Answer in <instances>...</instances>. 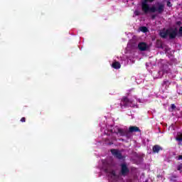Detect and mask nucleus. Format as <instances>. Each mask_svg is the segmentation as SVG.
<instances>
[{"instance_id":"f257e3e1","label":"nucleus","mask_w":182,"mask_h":182,"mask_svg":"<svg viewBox=\"0 0 182 182\" xmlns=\"http://www.w3.org/2000/svg\"><path fill=\"white\" fill-rule=\"evenodd\" d=\"M156 0H144L141 2V9L144 14H149V12H151L152 14H154L155 12H157L159 14H161L164 12V8L165 6L162 3H158L157 7L155 6H152L150 7L149 4L147 2H154Z\"/></svg>"},{"instance_id":"f03ea898","label":"nucleus","mask_w":182,"mask_h":182,"mask_svg":"<svg viewBox=\"0 0 182 182\" xmlns=\"http://www.w3.org/2000/svg\"><path fill=\"white\" fill-rule=\"evenodd\" d=\"M120 167V176H122V177H126V176H128L129 173H130V169L129 168V166H127V164L124 163L121 164Z\"/></svg>"},{"instance_id":"7ed1b4c3","label":"nucleus","mask_w":182,"mask_h":182,"mask_svg":"<svg viewBox=\"0 0 182 182\" xmlns=\"http://www.w3.org/2000/svg\"><path fill=\"white\" fill-rule=\"evenodd\" d=\"M167 32H168V36L169 39H174L175 38H177L178 36V30H177V28H167Z\"/></svg>"},{"instance_id":"20e7f679","label":"nucleus","mask_w":182,"mask_h":182,"mask_svg":"<svg viewBox=\"0 0 182 182\" xmlns=\"http://www.w3.org/2000/svg\"><path fill=\"white\" fill-rule=\"evenodd\" d=\"M122 102L124 103V107H130L131 105L133 103V100L129 99L127 97H123L122 99Z\"/></svg>"},{"instance_id":"39448f33","label":"nucleus","mask_w":182,"mask_h":182,"mask_svg":"<svg viewBox=\"0 0 182 182\" xmlns=\"http://www.w3.org/2000/svg\"><path fill=\"white\" fill-rule=\"evenodd\" d=\"M111 153L114 157L118 159V160H123L124 157H123V155H122V153L119 151L117 149H111Z\"/></svg>"},{"instance_id":"423d86ee","label":"nucleus","mask_w":182,"mask_h":182,"mask_svg":"<svg viewBox=\"0 0 182 182\" xmlns=\"http://www.w3.org/2000/svg\"><path fill=\"white\" fill-rule=\"evenodd\" d=\"M129 133H141V130L136 126H131L129 128Z\"/></svg>"},{"instance_id":"0eeeda50","label":"nucleus","mask_w":182,"mask_h":182,"mask_svg":"<svg viewBox=\"0 0 182 182\" xmlns=\"http://www.w3.org/2000/svg\"><path fill=\"white\" fill-rule=\"evenodd\" d=\"M115 134H117L118 136H126V134H127V131L122 129V128H117V131H114Z\"/></svg>"},{"instance_id":"6e6552de","label":"nucleus","mask_w":182,"mask_h":182,"mask_svg":"<svg viewBox=\"0 0 182 182\" xmlns=\"http://www.w3.org/2000/svg\"><path fill=\"white\" fill-rule=\"evenodd\" d=\"M147 48H149V46H147V44L144 42H141L138 44V48L142 52L147 50Z\"/></svg>"},{"instance_id":"1a4fd4ad","label":"nucleus","mask_w":182,"mask_h":182,"mask_svg":"<svg viewBox=\"0 0 182 182\" xmlns=\"http://www.w3.org/2000/svg\"><path fill=\"white\" fill-rule=\"evenodd\" d=\"M159 36L163 39H166L167 36H168V33L167 32V29L161 30L159 32Z\"/></svg>"},{"instance_id":"9d476101","label":"nucleus","mask_w":182,"mask_h":182,"mask_svg":"<svg viewBox=\"0 0 182 182\" xmlns=\"http://www.w3.org/2000/svg\"><path fill=\"white\" fill-rule=\"evenodd\" d=\"M154 153H159V151L163 150V148L159 145H154L152 148Z\"/></svg>"},{"instance_id":"9b49d317","label":"nucleus","mask_w":182,"mask_h":182,"mask_svg":"<svg viewBox=\"0 0 182 182\" xmlns=\"http://www.w3.org/2000/svg\"><path fill=\"white\" fill-rule=\"evenodd\" d=\"M112 67L114 69H120V68H122V65H120V63L115 61L112 64Z\"/></svg>"},{"instance_id":"f8f14e48","label":"nucleus","mask_w":182,"mask_h":182,"mask_svg":"<svg viewBox=\"0 0 182 182\" xmlns=\"http://www.w3.org/2000/svg\"><path fill=\"white\" fill-rule=\"evenodd\" d=\"M156 48L159 49H163V43L159 40L156 41Z\"/></svg>"},{"instance_id":"ddd939ff","label":"nucleus","mask_w":182,"mask_h":182,"mask_svg":"<svg viewBox=\"0 0 182 182\" xmlns=\"http://www.w3.org/2000/svg\"><path fill=\"white\" fill-rule=\"evenodd\" d=\"M176 140L177 141H180V142L182 141V133L181 132L178 133V135H177V136L176 138Z\"/></svg>"},{"instance_id":"4468645a","label":"nucleus","mask_w":182,"mask_h":182,"mask_svg":"<svg viewBox=\"0 0 182 182\" xmlns=\"http://www.w3.org/2000/svg\"><path fill=\"white\" fill-rule=\"evenodd\" d=\"M170 81L168 80H164L162 83V86H168Z\"/></svg>"},{"instance_id":"2eb2a0df","label":"nucleus","mask_w":182,"mask_h":182,"mask_svg":"<svg viewBox=\"0 0 182 182\" xmlns=\"http://www.w3.org/2000/svg\"><path fill=\"white\" fill-rule=\"evenodd\" d=\"M141 32H144V33H146V32H147V31H148L147 27H146V26L141 27Z\"/></svg>"},{"instance_id":"dca6fc26","label":"nucleus","mask_w":182,"mask_h":182,"mask_svg":"<svg viewBox=\"0 0 182 182\" xmlns=\"http://www.w3.org/2000/svg\"><path fill=\"white\" fill-rule=\"evenodd\" d=\"M178 37H182V26H181L180 28H179V30H178Z\"/></svg>"},{"instance_id":"f3484780","label":"nucleus","mask_w":182,"mask_h":182,"mask_svg":"<svg viewBox=\"0 0 182 182\" xmlns=\"http://www.w3.org/2000/svg\"><path fill=\"white\" fill-rule=\"evenodd\" d=\"M166 5L167 6H168L169 8H171L173 6V4H171V2L170 1H168L166 2Z\"/></svg>"},{"instance_id":"a211bd4d","label":"nucleus","mask_w":182,"mask_h":182,"mask_svg":"<svg viewBox=\"0 0 182 182\" xmlns=\"http://www.w3.org/2000/svg\"><path fill=\"white\" fill-rule=\"evenodd\" d=\"M134 15L135 16H139L140 12L139 11V10H135Z\"/></svg>"},{"instance_id":"6ab92c4d","label":"nucleus","mask_w":182,"mask_h":182,"mask_svg":"<svg viewBox=\"0 0 182 182\" xmlns=\"http://www.w3.org/2000/svg\"><path fill=\"white\" fill-rule=\"evenodd\" d=\"M110 174H112V176H113V177H116V171H112L110 172Z\"/></svg>"},{"instance_id":"aec40b11","label":"nucleus","mask_w":182,"mask_h":182,"mask_svg":"<svg viewBox=\"0 0 182 182\" xmlns=\"http://www.w3.org/2000/svg\"><path fill=\"white\" fill-rule=\"evenodd\" d=\"M20 122H21V123H25V122H26V118L22 117V118L21 119Z\"/></svg>"},{"instance_id":"412c9836","label":"nucleus","mask_w":182,"mask_h":182,"mask_svg":"<svg viewBox=\"0 0 182 182\" xmlns=\"http://www.w3.org/2000/svg\"><path fill=\"white\" fill-rule=\"evenodd\" d=\"M176 105H174V104H172L171 105V109H172V110H174V109H176Z\"/></svg>"},{"instance_id":"4be33fe9","label":"nucleus","mask_w":182,"mask_h":182,"mask_svg":"<svg viewBox=\"0 0 182 182\" xmlns=\"http://www.w3.org/2000/svg\"><path fill=\"white\" fill-rule=\"evenodd\" d=\"M176 25H178V26H180L181 25V21H177Z\"/></svg>"},{"instance_id":"5701e85b","label":"nucleus","mask_w":182,"mask_h":182,"mask_svg":"<svg viewBox=\"0 0 182 182\" xmlns=\"http://www.w3.org/2000/svg\"><path fill=\"white\" fill-rule=\"evenodd\" d=\"M151 19H156V15H152L151 16Z\"/></svg>"},{"instance_id":"b1692460","label":"nucleus","mask_w":182,"mask_h":182,"mask_svg":"<svg viewBox=\"0 0 182 182\" xmlns=\"http://www.w3.org/2000/svg\"><path fill=\"white\" fill-rule=\"evenodd\" d=\"M178 171L181 170V166H178Z\"/></svg>"},{"instance_id":"393cba45","label":"nucleus","mask_w":182,"mask_h":182,"mask_svg":"<svg viewBox=\"0 0 182 182\" xmlns=\"http://www.w3.org/2000/svg\"><path fill=\"white\" fill-rule=\"evenodd\" d=\"M120 106H121V107H123V104L121 103V104H120Z\"/></svg>"}]
</instances>
